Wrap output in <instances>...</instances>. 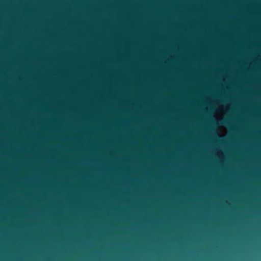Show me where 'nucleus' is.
Here are the masks:
<instances>
[{
  "mask_svg": "<svg viewBox=\"0 0 261 261\" xmlns=\"http://www.w3.org/2000/svg\"><path fill=\"white\" fill-rule=\"evenodd\" d=\"M224 123V124H227V122H226V121H225V122H224V123Z\"/></svg>",
  "mask_w": 261,
  "mask_h": 261,
  "instance_id": "obj_1",
  "label": "nucleus"
}]
</instances>
